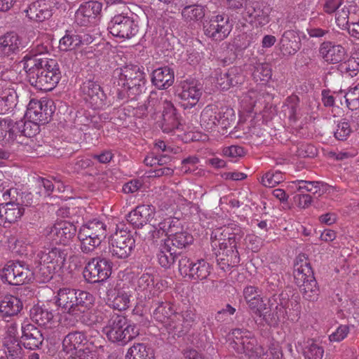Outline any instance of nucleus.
<instances>
[{"instance_id":"nucleus-1","label":"nucleus","mask_w":359,"mask_h":359,"mask_svg":"<svg viewBox=\"0 0 359 359\" xmlns=\"http://www.w3.org/2000/svg\"><path fill=\"white\" fill-rule=\"evenodd\" d=\"M244 235L240 227L233 230L227 226L217 229L211 234V245L215 250L216 259L219 268L226 271L238 265L240 256L237 244Z\"/></svg>"},{"instance_id":"nucleus-2","label":"nucleus","mask_w":359,"mask_h":359,"mask_svg":"<svg viewBox=\"0 0 359 359\" xmlns=\"http://www.w3.org/2000/svg\"><path fill=\"white\" fill-rule=\"evenodd\" d=\"M24 59V68L27 73L29 83L40 90H53L60 79L57 62L41 55H26Z\"/></svg>"},{"instance_id":"nucleus-3","label":"nucleus","mask_w":359,"mask_h":359,"mask_svg":"<svg viewBox=\"0 0 359 359\" xmlns=\"http://www.w3.org/2000/svg\"><path fill=\"white\" fill-rule=\"evenodd\" d=\"M67 255V250L60 247L46 248L38 252L36 276L39 281L48 282L54 273L60 271L65 264Z\"/></svg>"},{"instance_id":"nucleus-4","label":"nucleus","mask_w":359,"mask_h":359,"mask_svg":"<svg viewBox=\"0 0 359 359\" xmlns=\"http://www.w3.org/2000/svg\"><path fill=\"white\" fill-rule=\"evenodd\" d=\"M109 341L121 346L127 344L139 334V330L121 315L114 313L102 327Z\"/></svg>"},{"instance_id":"nucleus-5","label":"nucleus","mask_w":359,"mask_h":359,"mask_svg":"<svg viewBox=\"0 0 359 359\" xmlns=\"http://www.w3.org/2000/svg\"><path fill=\"white\" fill-rule=\"evenodd\" d=\"M107 236V225L95 219L83 224L78 231L80 249L82 252L89 254L95 251Z\"/></svg>"},{"instance_id":"nucleus-6","label":"nucleus","mask_w":359,"mask_h":359,"mask_svg":"<svg viewBox=\"0 0 359 359\" xmlns=\"http://www.w3.org/2000/svg\"><path fill=\"white\" fill-rule=\"evenodd\" d=\"M293 276L304 298L309 301L317 299L319 290L309 264L306 262L295 264Z\"/></svg>"},{"instance_id":"nucleus-7","label":"nucleus","mask_w":359,"mask_h":359,"mask_svg":"<svg viewBox=\"0 0 359 359\" xmlns=\"http://www.w3.org/2000/svg\"><path fill=\"white\" fill-rule=\"evenodd\" d=\"M234 121L232 109H222L221 111L216 106L208 105L201 112V126L207 131L213 130L217 126L227 128Z\"/></svg>"},{"instance_id":"nucleus-8","label":"nucleus","mask_w":359,"mask_h":359,"mask_svg":"<svg viewBox=\"0 0 359 359\" xmlns=\"http://www.w3.org/2000/svg\"><path fill=\"white\" fill-rule=\"evenodd\" d=\"M33 275L29 266L21 262H9L0 271L1 280L12 285L28 283Z\"/></svg>"},{"instance_id":"nucleus-9","label":"nucleus","mask_w":359,"mask_h":359,"mask_svg":"<svg viewBox=\"0 0 359 359\" xmlns=\"http://www.w3.org/2000/svg\"><path fill=\"white\" fill-rule=\"evenodd\" d=\"M211 270V265L203 259L192 262L187 256H182L179 260V271L181 275L194 280H205Z\"/></svg>"},{"instance_id":"nucleus-10","label":"nucleus","mask_w":359,"mask_h":359,"mask_svg":"<svg viewBox=\"0 0 359 359\" xmlns=\"http://www.w3.org/2000/svg\"><path fill=\"white\" fill-rule=\"evenodd\" d=\"M232 29L229 18L224 14L212 15L203 24L205 34L212 40L221 41L226 39Z\"/></svg>"},{"instance_id":"nucleus-11","label":"nucleus","mask_w":359,"mask_h":359,"mask_svg":"<svg viewBox=\"0 0 359 359\" xmlns=\"http://www.w3.org/2000/svg\"><path fill=\"white\" fill-rule=\"evenodd\" d=\"M229 336L232 340L230 346L236 353L245 354L250 358L255 356L254 352L257 346V343L250 332L247 330L234 329Z\"/></svg>"},{"instance_id":"nucleus-12","label":"nucleus","mask_w":359,"mask_h":359,"mask_svg":"<svg viewBox=\"0 0 359 359\" xmlns=\"http://www.w3.org/2000/svg\"><path fill=\"white\" fill-rule=\"evenodd\" d=\"M135 239L126 231L115 232L109 243V252L111 256L118 259L127 258L135 247Z\"/></svg>"},{"instance_id":"nucleus-13","label":"nucleus","mask_w":359,"mask_h":359,"mask_svg":"<svg viewBox=\"0 0 359 359\" xmlns=\"http://www.w3.org/2000/svg\"><path fill=\"white\" fill-rule=\"evenodd\" d=\"M108 29L114 36L131 39L137 34L139 28L133 18L118 14L111 18L108 25Z\"/></svg>"},{"instance_id":"nucleus-14","label":"nucleus","mask_w":359,"mask_h":359,"mask_svg":"<svg viewBox=\"0 0 359 359\" xmlns=\"http://www.w3.org/2000/svg\"><path fill=\"white\" fill-rule=\"evenodd\" d=\"M76 232V229L73 224L64 221L46 227L44 235L49 241L66 245L74 237Z\"/></svg>"},{"instance_id":"nucleus-15","label":"nucleus","mask_w":359,"mask_h":359,"mask_svg":"<svg viewBox=\"0 0 359 359\" xmlns=\"http://www.w3.org/2000/svg\"><path fill=\"white\" fill-rule=\"evenodd\" d=\"M83 273L89 282H102L111 273V262L106 259L93 258L88 263Z\"/></svg>"},{"instance_id":"nucleus-16","label":"nucleus","mask_w":359,"mask_h":359,"mask_svg":"<svg viewBox=\"0 0 359 359\" xmlns=\"http://www.w3.org/2000/svg\"><path fill=\"white\" fill-rule=\"evenodd\" d=\"M155 306L152 313L154 320L162 324L168 332H181L178 330V325L175 323L174 306L170 302L158 301L155 303Z\"/></svg>"},{"instance_id":"nucleus-17","label":"nucleus","mask_w":359,"mask_h":359,"mask_svg":"<svg viewBox=\"0 0 359 359\" xmlns=\"http://www.w3.org/2000/svg\"><path fill=\"white\" fill-rule=\"evenodd\" d=\"M83 99L95 109H102L107 104V96L100 86L91 80L83 83L81 88Z\"/></svg>"},{"instance_id":"nucleus-18","label":"nucleus","mask_w":359,"mask_h":359,"mask_svg":"<svg viewBox=\"0 0 359 359\" xmlns=\"http://www.w3.org/2000/svg\"><path fill=\"white\" fill-rule=\"evenodd\" d=\"M201 95V87L196 81L185 80L181 82L178 97L181 100V105L184 109L194 107L199 101Z\"/></svg>"},{"instance_id":"nucleus-19","label":"nucleus","mask_w":359,"mask_h":359,"mask_svg":"<svg viewBox=\"0 0 359 359\" xmlns=\"http://www.w3.org/2000/svg\"><path fill=\"white\" fill-rule=\"evenodd\" d=\"M243 296L249 309L257 316L266 320L268 309L259 289L255 286L248 285L243 289Z\"/></svg>"},{"instance_id":"nucleus-20","label":"nucleus","mask_w":359,"mask_h":359,"mask_svg":"<svg viewBox=\"0 0 359 359\" xmlns=\"http://www.w3.org/2000/svg\"><path fill=\"white\" fill-rule=\"evenodd\" d=\"M355 6L344 4V0H325L323 10L327 14L335 13V22L337 26L345 27L347 23V18L352 13H355Z\"/></svg>"},{"instance_id":"nucleus-21","label":"nucleus","mask_w":359,"mask_h":359,"mask_svg":"<svg viewBox=\"0 0 359 359\" xmlns=\"http://www.w3.org/2000/svg\"><path fill=\"white\" fill-rule=\"evenodd\" d=\"M53 4V2L50 0L36 1L29 4L25 13L30 21L42 22L52 17Z\"/></svg>"},{"instance_id":"nucleus-22","label":"nucleus","mask_w":359,"mask_h":359,"mask_svg":"<svg viewBox=\"0 0 359 359\" xmlns=\"http://www.w3.org/2000/svg\"><path fill=\"white\" fill-rule=\"evenodd\" d=\"M165 98L162 100L161 110L162 111L161 128L164 133H169L179 128L180 122L170 95L168 93Z\"/></svg>"},{"instance_id":"nucleus-23","label":"nucleus","mask_w":359,"mask_h":359,"mask_svg":"<svg viewBox=\"0 0 359 359\" xmlns=\"http://www.w3.org/2000/svg\"><path fill=\"white\" fill-rule=\"evenodd\" d=\"M87 343V337L82 332H69L62 340V351L69 355L70 358L81 355Z\"/></svg>"},{"instance_id":"nucleus-24","label":"nucleus","mask_w":359,"mask_h":359,"mask_svg":"<svg viewBox=\"0 0 359 359\" xmlns=\"http://www.w3.org/2000/svg\"><path fill=\"white\" fill-rule=\"evenodd\" d=\"M272 8L266 4H253L247 8L245 15L250 22L256 27H262L270 22Z\"/></svg>"},{"instance_id":"nucleus-25","label":"nucleus","mask_w":359,"mask_h":359,"mask_svg":"<svg viewBox=\"0 0 359 359\" xmlns=\"http://www.w3.org/2000/svg\"><path fill=\"white\" fill-rule=\"evenodd\" d=\"M92 41L93 38L89 34L67 30L60 40L59 48L61 50L67 51L76 49L83 45H88Z\"/></svg>"},{"instance_id":"nucleus-26","label":"nucleus","mask_w":359,"mask_h":359,"mask_svg":"<svg viewBox=\"0 0 359 359\" xmlns=\"http://www.w3.org/2000/svg\"><path fill=\"white\" fill-rule=\"evenodd\" d=\"M102 4L98 1H88L81 4L75 13V21L81 26H86L100 13Z\"/></svg>"},{"instance_id":"nucleus-27","label":"nucleus","mask_w":359,"mask_h":359,"mask_svg":"<svg viewBox=\"0 0 359 359\" xmlns=\"http://www.w3.org/2000/svg\"><path fill=\"white\" fill-rule=\"evenodd\" d=\"M319 53L323 60L330 64L341 63L348 57L346 49L341 45L330 41L321 43Z\"/></svg>"},{"instance_id":"nucleus-28","label":"nucleus","mask_w":359,"mask_h":359,"mask_svg":"<svg viewBox=\"0 0 359 359\" xmlns=\"http://www.w3.org/2000/svg\"><path fill=\"white\" fill-rule=\"evenodd\" d=\"M135 290L142 293L145 299H151L159 294V288L155 283L154 275L149 272H145L137 277L135 282Z\"/></svg>"},{"instance_id":"nucleus-29","label":"nucleus","mask_w":359,"mask_h":359,"mask_svg":"<svg viewBox=\"0 0 359 359\" xmlns=\"http://www.w3.org/2000/svg\"><path fill=\"white\" fill-rule=\"evenodd\" d=\"M155 214V208L151 205H138L128 215V221L135 228H141L149 222Z\"/></svg>"},{"instance_id":"nucleus-30","label":"nucleus","mask_w":359,"mask_h":359,"mask_svg":"<svg viewBox=\"0 0 359 359\" xmlns=\"http://www.w3.org/2000/svg\"><path fill=\"white\" fill-rule=\"evenodd\" d=\"M21 39L18 34L13 32H7L0 36V57H9L20 52Z\"/></svg>"},{"instance_id":"nucleus-31","label":"nucleus","mask_w":359,"mask_h":359,"mask_svg":"<svg viewBox=\"0 0 359 359\" xmlns=\"http://www.w3.org/2000/svg\"><path fill=\"white\" fill-rule=\"evenodd\" d=\"M21 340L26 348L34 350L39 348L43 338L38 328L30 323H25L22 325Z\"/></svg>"},{"instance_id":"nucleus-32","label":"nucleus","mask_w":359,"mask_h":359,"mask_svg":"<svg viewBox=\"0 0 359 359\" xmlns=\"http://www.w3.org/2000/svg\"><path fill=\"white\" fill-rule=\"evenodd\" d=\"M76 290L70 287L60 288L55 296L56 304L67 313L75 316Z\"/></svg>"},{"instance_id":"nucleus-33","label":"nucleus","mask_w":359,"mask_h":359,"mask_svg":"<svg viewBox=\"0 0 359 359\" xmlns=\"http://www.w3.org/2000/svg\"><path fill=\"white\" fill-rule=\"evenodd\" d=\"M51 110L48 109L46 101L31 100L27 105L26 116L30 120L44 123L48 121Z\"/></svg>"},{"instance_id":"nucleus-34","label":"nucleus","mask_w":359,"mask_h":359,"mask_svg":"<svg viewBox=\"0 0 359 359\" xmlns=\"http://www.w3.org/2000/svg\"><path fill=\"white\" fill-rule=\"evenodd\" d=\"M24 212L23 205L18 201H10L0 204V219L4 222H15L22 216Z\"/></svg>"},{"instance_id":"nucleus-35","label":"nucleus","mask_w":359,"mask_h":359,"mask_svg":"<svg viewBox=\"0 0 359 359\" xmlns=\"http://www.w3.org/2000/svg\"><path fill=\"white\" fill-rule=\"evenodd\" d=\"M18 94L12 84L0 83V114L11 111L17 104Z\"/></svg>"},{"instance_id":"nucleus-36","label":"nucleus","mask_w":359,"mask_h":359,"mask_svg":"<svg viewBox=\"0 0 359 359\" xmlns=\"http://www.w3.org/2000/svg\"><path fill=\"white\" fill-rule=\"evenodd\" d=\"M143 69L142 67L132 64L118 68L114 72V83L118 86L126 85L125 83L133 80L135 76L144 72Z\"/></svg>"},{"instance_id":"nucleus-37","label":"nucleus","mask_w":359,"mask_h":359,"mask_svg":"<svg viewBox=\"0 0 359 359\" xmlns=\"http://www.w3.org/2000/svg\"><path fill=\"white\" fill-rule=\"evenodd\" d=\"M280 49L283 55H294L300 49L299 38L293 30H287L280 40Z\"/></svg>"},{"instance_id":"nucleus-38","label":"nucleus","mask_w":359,"mask_h":359,"mask_svg":"<svg viewBox=\"0 0 359 359\" xmlns=\"http://www.w3.org/2000/svg\"><path fill=\"white\" fill-rule=\"evenodd\" d=\"M174 72L168 67L156 69L152 73L151 82L159 89H167L174 83Z\"/></svg>"},{"instance_id":"nucleus-39","label":"nucleus","mask_w":359,"mask_h":359,"mask_svg":"<svg viewBox=\"0 0 359 359\" xmlns=\"http://www.w3.org/2000/svg\"><path fill=\"white\" fill-rule=\"evenodd\" d=\"M111 309H105L104 306L97 307L83 313L81 320L87 325L91 326L97 324H102L109 320L113 316Z\"/></svg>"},{"instance_id":"nucleus-40","label":"nucleus","mask_w":359,"mask_h":359,"mask_svg":"<svg viewBox=\"0 0 359 359\" xmlns=\"http://www.w3.org/2000/svg\"><path fill=\"white\" fill-rule=\"evenodd\" d=\"M22 308V302L15 296L6 295L0 300V313L4 317L17 315Z\"/></svg>"},{"instance_id":"nucleus-41","label":"nucleus","mask_w":359,"mask_h":359,"mask_svg":"<svg viewBox=\"0 0 359 359\" xmlns=\"http://www.w3.org/2000/svg\"><path fill=\"white\" fill-rule=\"evenodd\" d=\"M176 257L177 254L175 249L163 241L157 253L159 264L165 269H170L174 264Z\"/></svg>"},{"instance_id":"nucleus-42","label":"nucleus","mask_w":359,"mask_h":359,"mask_svg":"<svg viewBox=\"0 0 359 359\" xmlns=\"http://www.w3.org/2000/svg\"><path fill=\"white\" fill-rule=\"evenodd\" d=\"M126 85L119 86L123 92L128 94V97L133 98L140 95L145 90L146 79L145 74L142 72L133 78V80L125 83Z\"/></svg>"},{"instance_id":"nucleus-43","label":"nucleus","mask_w":359,"mask_h":359,"mask_svg":"<svg viewBox=\"0 0 359 359\" xmlns=\"http://www.w3.org/2000/svg\"><path fill=\"white\" fill-rule=\"evenodd\" d=\"M174 249L175 248L182 249L191 245L194 241V238L191 233L187 231L181 230L171 233L168 237L163 240Z\"/></svg>"},{"instance_id":"nucleus-44","label":"nucleus","mask_w":359,"mask_h":359,"mask_svg":"<svg viewBox=\"0 0 359 359\" xmlns=\"http://www.w3.org/2000/svg\"><path fill=\"white\" fill-rule=\"evenodd\" d=\"M30 317L32 321L39 326L47 327L52 323L53 314L48 309L36 305L30 310Z\"/></svg>"},{"instance_id":"nucleus-45","label":"nucleus","mask_w":359,"mask_h":359,"mask_svg":"<svg viewBox=\"0 0 359 359\" xmlns=\"http://www.w3.org/2000/svg\"><path fill=\"white\" fill-rule=\"evenodd\" d=\"M95 298L86 291L76 290L75 316L85 313L93 305Z\"/></svg>"},{"instance_id":"nucleus-46","label":"nucleus","mask_w":359,"mask_h":359,"mask_svg":"<svg viewBox=\"0 0 359 359\" xmlns=\"http://www.w3.org/2000/svg\"><path fill=\"white\" fill-rule=\"evenodd\" d=\"M126 359H154L153 350L144 344H134L128 350Z\"/></svg>"},{"instance_id":"nucleus-47","label":"nucleus","mask_w":359,"mask_h":359,"mask_svg":"<svg viewBox=\"0 0 359 359\" xmlns=\"http://www.w3.org/2000/svg\"><path fill=\"white\" fill-rule=\"evenodd\" d=\"M338 69L346 76H357L359 72V55L355 54L347 60L345 59L339 65Z\"/></svg>"},{"instance_id":"nucleus-48","label":"nucleus","mask_w":359,"mask_h":359,"mask_svg":"<svg viewBox=\"0 0 359 359\" xmlns=\"http://www.w3.org/2000/svg\"><path fill=\"white\" fill-rule=\"evenodd\" d=\"M299 99L297 95L289 96L285 102V111L290 121L296 122L300 117Z\"/></svg>"},{"instance_id":"nucleus-49","label":"nucleus","mask_w":359,"mask_h":359,"mask_svg":"<svg viewBox=\"0 0 359 359\" xmlns=\"http://www.w3.org/2000/svg\"><path fill=\"white\" fill-rule=\"evenodd\" d=\"M182 15L186 21H198L205 16V9L198 5L187 6L183 8Z\"/></svg>"},{"instance_id":"nucleus-50","label":"nucleus","mask_w":359,"mask_h":359,"mask_svg":"<svg viewBox=\"0 0 359 359\" xmlns=\"http://www.w3.org/2000/svg\"><path fill=\"white\" fill-rule=\"evenodd\" d=\"M130 294L123 290H118L116 292L114 299L110 302V306L118 311L126 310L129 306Z\"/></svg>"},{"instance_id":"nucleus-51","label":"nucleus","mask_w":359,"mask_h":359,"mask_svg":"<svg viewBox=\"0 0 359 359\" xmlns=\"http://www.w3.org/2000/svg\"><path fill=\"white\" fill-rule=\"evenodd\" d=\"M19 131V127L16 123L11 119L0 118V140H3L8 134V140L13 138L17 132Z\"/></svg>"},{"instance_id":"nucleus-52","label":"nucleus","mask_w":359,"mask_h":359,"mask_svg":"<svg viewBox=\"0 0 359 359\" xmlns=\"http://www.w3.org/2000/svg\"><path fill=\"white\" fill-rule=\"evenodd\" d=\"M271 69L268 64L257 63L252 72V77L256 82H267L271 77Z\"/></svg>"},{"instance_id":"nucleus-53","label":"nucleus","mask_w":359,"mask_h":359,"mask_svg":"<svg viewBox=\"0 0 359 359\" xmlns=\"http://www.w3.org/2000/svg\"><path fill=\"white\" fill-rule=\"evenodd\" d=\"M323 353V347L312 340L307 341L304 349L305 359H322Z\"/></svg>"},{"instance_id":"nucleus-54","label":"nucleus","mask_w":359,"mask_h":359,"mask_svg":"<svg viewBox=\"0 0 359 359\" xmlns=\"http://www.w3.org/2000/svg\"><path fill=\"white\" fill-rule=\"evenodd\" d=\"M319 184L320 182L316 181L297 180L292 182L291 187L302 194L305 192L315 194L319 190Z\"/></svg>"},{"instance_id":"nucleus-55","label":"nucleus","mask_w":359,"mask_h":359,"mask_svg":"<svg viewBox=\"0 0 359 359\" xmlns=\"http://www.w3.org/2000/svg\"><path fill=\"white\" fill-rule=\"evenodd\" d=\"M283 174L278 170H269L262 177L261 183L266 187H273L283 182Z\"/></svg>"},{"instance_id":"nucleus-56","label":"nucleus","mask_w":359,"mask_h":359,"mask_svg":"<svg viewBox=\"0 0 359 359\" xmlns=\"http://www.w3.org/2000/svg\"><path fill=\"white\" fill-rule=\"evenodd\" d=\"M168 92L151 91L148 97L147 109L151 108L155 111H160L163 104V99H165Z\"/></svg>"},{"instance_id":"nucleus-57","label":"nucleus","mask_w":359,"mask_h":359,"mask_svg":"<svg viewBox=\"0 0 359 359\" xmlns=\"http://www.w3.org/2000/svg\"><path fill=\"white\" fill-rule=\"evenodd\" d=\"M345 100L349 109L353 110L359 107V83L348 89Z\"/></svg>"},{"instance_id":"nucleus-58","label":"nucleus","mask_w":359,"mask_h":359,"mask_svg":"<svg viewBox=\"0 0 359 359\" xmlns=\"http://www.w3.org/2000/svg\"><path fill=\"white\" fill-rule=\"evenodd\" d=\"M230 87L242 84L245 81V75L240 67H232L228 69Z\"/></svg>"},{"instance_id":"nucleus-59","label":"nucleus","mask_w":359,"mask_h":359,"mask_svg":"<svg viewBox=\"0 0 359 359\" xmlns=\"http://www.w3.org/2000/svg\"><path fill=\"white\" fill-rule=\"evenodd\" d=\"M260 97L259 93L256 90H250L243 96L241 102L247 111H251L255 107Z\"/></svg>"},{"instance_id":"nucleus-60","label":"nucleus","mask_w":359,"mask_h":359,"mask_svg":"<svg viewBox=\"0 0 359 359\" xmlns=\"http://www.w3.org/2000/svg\"><path fill=\"white\" fill-rule=\"evenodd\" d=\"M180 224V220L175 217H166L158 224V227L165 232V234L174 233Z\"/></svg>"},{"instance_id":"nucleus-61","label":"nucleus","mask_w":359,"mask_h":359,"mask_svg":"<svg viewBox=\"0 0 359 359\" xmlns=\"http://www.w3.org/2000/svg\"><path fill=\"white\" fill-rule=\"evenodd\" d=\"M5 346L6 347V353H8V359L20 358L22 348L18 341L10 339L9 341H6Z\"/></svg>"},{"instance_id":"nucleus-62","label":"nucleus","mask_w":359,"mask_h":359,"mask_svg":"<svg viewBox=\"0 0 359 359\" xmlns=\"http://www.w3.org/2000/svg\"><path fill=\"white\" fill-rule=\"evenodd\" d=\"M175 323L178 325V330L182 327L189 325L190 323L194 321V314L191 310H186L182 313H177L174 316Z\"/></svg>"},{"instance_id":"nucleus-63","label":"nucleus","mask_w":359,"mask_h":359,"mask_svg":"<svg viewBox=\"0 0 359 359\" xmlns=\"http://www.w3.org/2000/svg\"><path fill=\"white\" fill-rule=\"evenodd\" d=\"M352 130L349 123L345 120H341L337 124L336 130L334 131V137L338 140H346L351 135Z\"/></svg>"},{"instance_id":"nucleus-64","label":"nucleus","mask_w":359,"mask_h":359,"mask_svg":"<svg viewBox=\"0 0 359 359\" xmlns=\"http://www.w3.org/2000/svg\"><path fill=\"white\" fill-rule=\"evenodd\" d=\"M199 159L196 156H189L182 161L181 171L184 174L194 173L197 169Z\"/></svg>"}]
</instances>
